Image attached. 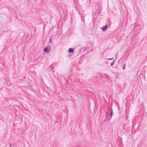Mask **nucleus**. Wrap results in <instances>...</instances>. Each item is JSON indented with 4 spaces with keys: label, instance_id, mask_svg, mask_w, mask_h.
I'll list each match as a JSON object with an SVG mask.
<instances>
[{
    "label": "nucleus",
    "instance_id": "39448f33",
    "mask_svg": "<svg viewBox=\"0 0 147 147\" xmlns=\"http://www.w3.org/2000/svg\"><path fill=\"white\" fill-rule=\"evenodd\" d=\"M123 69H124L125 68V67H123Z\"/></svg>",
    "mask_w": 147,
    "mask_h": 147
},
{
    "label": "nucleus",
    "instance_id": "7ed1b4c3",
    "mask_svg": "<svg viewBox=\"0 0 147 147\" xmlns=\"http://www.w3.org/2000/svg\"><path fill=\"white\" fill-rule=\"evenodd\" d=\"M69 52L73 53L74 52V49L72 48L69 49Z\"/></svg>",
    "mask_w": 147,
    "mask_h": 147
},
{
    "label": "nucleus",
    "instance_id": "f257e3e1",
    "mask_svg": "<svg viewBox=\"0 0 147 147\" xmlns=\"http://www.w3.org/2000/svg\"><path fill=\"white\" fill-rule=\"evenodd\" d=\"M44 51L45 52H49L50 51V49H49L48 48L46 47L44 48Z\"/></svg>",
    "mask_w": 147,
    "mask_h": 147
},
{
    "label": "nucleus",
    "instance_id": "f03ea898",
    "mask_svg": "<svg viewBox=\"0 0 147 147\" xmlns=\"http://www.w3.org/2000/svg\"><path fill=\"white\" fill-rule=\"evenodd\" d=\"M107 28V26H104L103 27H102V29L104 31L105 30H106V29Z\"/></svg>",
    "mask_w": 147,
    "mask_h": 147
},
{
    "label": "nucleus",
    "instance_id": "20e7f679",
    "mask_svg": "<svg viewBox=\"0 0 147 147\" xmlns=\"http://www.w3.org/2000/svg\"><path fill=\"white\" fill-rule=\"evenodd\" d=\"M113 114V111H112L111 110V114H110V116H111Z\"/></svg>",
    "mask_w": 147,
    "mask_h": 147
}]
</instances>
